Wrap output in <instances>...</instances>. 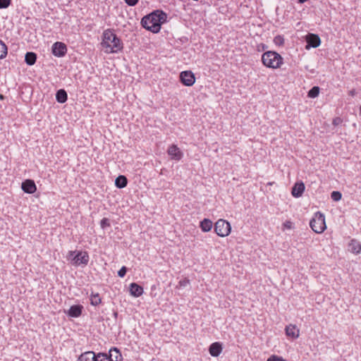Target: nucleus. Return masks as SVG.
<instances>
[{"label": "nucleus", "mask_w": 361, "mask_h": 361, "mask_svg": "<svg viewBox=\"0 0 361 361\" xmlns=\"http://www.w3.org/2000/svg\"><path fill=\"white\" fill-rule=\"evenodd\" d=\"M101 46L106 54H116L123 49L122 40L111 29L104 30L102 36Z\"/></svg>", "instance_id": "obj_1"}, {"label": "nucleus", "mask_w": 361, "mask_h": 361, "mask_svg": "<svg viewBox=\"0 0 361 361\" xmlns=\"http://www.w3.org/2000/svg\"><path fill=\"white\" fill-rule=\"evenodd\" d=\"M167 15L162 11H155L144 16L141 20L142 26L153 33L160 31L161 25L166 20Z\"/></svg>", "instance_id": "obj_2"}, {"label": "nucleus", "mask_w": 361, "mask_h": 361, "mask_svg": "<svg viewBox=\"0 0 361 361\" xmlns=\"http://www.w3.org/2000/svg\"><path fill=\"white\" fill-rule=\"evenodd\" d=\"M262 61L266 67L276 69L283 64V59L277 52L268 51L262 54Z\"/></svg>", "instance_id": "obj_3"}, {"label": "nucleus", "mask_w": 361, "mask_h": 361, "mask_svg": "<svg viewBox=\"0 0 361 361\" xmlns=\"http://www.w3.org/2000/svg\"><path fill=\"white\" fill-rule=\"evenodd\" d=\"M310 226L316 233H322L326 229L325 216L320 212L315 213L314 216L310 220Z\"/></svg>", "instance_id": "obj_4"}, {"label": "nucleus", "mask_w": 361, "mask_h": 361, "mask_svg": "<svg viewBox=\"0 0 361 361\" xmlns=\"http://www.w3.org/2000/svg\"><path fill=\"white\" fill-rule=\"evenodd\" d=\"M231 227L226 220L219 219L214 225V231L220 237H226L231 233Z\"/></svg>", "instance_id": "obj_5"}, {"label": "nucleus", "mask_w": 361, "mask_h": 361, "mask_svg": "<svg viewBox=\"0 0 361 361\" xmlns=\"http://www.w3.org/2000/svg\"><path fill=\"white\" fill-rule=\"evenodd\" d=\"M89 260L90 257L87 252L78 251L76 255L72 258V264L74 266H86Z\"/></svg>", "instance_id": "obj_6"}, {"label": "nucleus", "mask_w": 361, "mask_h": 361, "mask_svg": "<svg viewBox=\"0 0 361 361\" xmlns=\"http://www.w3.org/2000/svg\"><path fill=\"white\" fill-rule=\"evenodd\" d=\"M180 82L185 86L190 87L195 82L194 73L190 71H182L180 74Z\"/></svg>", "instance_id": "obj_7"}, {"label": "nucleus", "mask_w": 361, "mask_h": 361, "mask_svg": "<svg viewBox=\"0 0 361 361\" xmlns=\"http://www.w3.org/2000/svg\"><path fill=\"white\" fill-rule=\"evenodd\" d=\"M52 54L56 57H63L67 53L66 45L61 42L54 43L51 47Z\"/></svg>", "instance_id": "obj_8"}, {"label": "nucleus", "mask_w": 361, "mask_h": 361, "mask_svg": "<svg viewBox=\"0 0 361 361\" xmlns=\"http://www.w3.org/2000/svg\"><path fill=\"white\" fill-rule=\"evenodd\" d=\"M22 190L28 194H33L37 190V186L35 181L31 179H26L22 183Z\"/></svg>", "instance_id": "obj_9"}, {"label": "nucleus", "mask_w": 361, "mask_h": 361, "mask_svg": "<svg viewBox=\"0 0 361 361\" xmlns=\"http://www.w3.org/2000/svg\"><path fill=\"white\" fill-rule=\"evenodd\" d=\"M306 42L307 44L306 48H317L320 45L321 39L317 35L310 34L306 37Z\"/></svg>", "instance_id": "obj_10"}, {"label": "nucleus", "mask_w": 361, "mask_h": 361, "mask_svg": "<svg viewBox=\"0 0 361 361\" xmlns=\"http://www.w3.org/2000/svg\"><path fill=\"white\" fill-rule=\"evenodd\" d=\"M83 307L81 305H74L71 306L67 314L71 317H78L82 314Z\"/></svg>", "instance_id": "obj_11"}, {"label": "nucleus", "mask_w": 361, "mask_h": 361, "mask_svg": "<svg viewBox=\"0 0 361 361\" xmlns=\"http://www.w3.org/2000/svg\"><path fill=\"white\" fill-rule=\"evenodd\" d=\"M305 184L302 182H297L292 188V195L295 197H300L305 190Z\"/></svg>", "instance_id": "obj_12"}, {"label": "nucleus", "mask_w": 361, "mask_h": 361, "mask_svg": "<svg viewBox=\"0 0 361 361\" xmlns=\"http://www.w3.org/2000/svg\"><path fill=\"white\" fill-rule=\"evenodd\" d=\"M222 344L219 342L212 343L209 348V354L212 357H218L222 351Z\"/></svg>", "instance_id": "obj_13"}, {"label": "nucleus", "mask_w": 361, "mask_h": 361, "mask_svg": "<svg viewBox=\"0 0 361 361\" xmlns=\"http://www.w3.org/2000/svg\"><path fill=\"white\" fill-rule=\"evenodd\" d=\"M129 291L130 295L135 298L141 296L144 292L143 288L136 283H132L130 284Z\"/></svg>", "instance_id": "obj_14"}, {"label": "nucleus", "mask_w": 361, "mask_h": 361, "mask_svg": "<svg viewBox=\"0 0 361 361\" xmlns=\"http://www.w3.org/2000/svg\"><path fill=\"white\" fill-rule=\"evenodd\" d=\"M109 361H123V357L117 348H112L109 350L108 355Z\"/></svg>", "instance_id": "obj_15"}, {"label": "nucleus", "mask_w": 361, "mask_h": 361, "mask_svg": "<svg viewBox=\"0 0 361 361\" xmlns=\"http://www.w3.org/2000/svg\"><path fill=\"white\" fill-rule=\"evenodd\" d=\"M286 334L288 337L296 338L299 336V329L295 325L290 324L286 327Z\"/></svg>", "instance_id": "obj_16"}, {"label": "nucleus", "mask_w": 361, "mask_h": 361, "mask_svg": "<svg viewBox=\"0 0 361 361\" xmlns=\"http://www.w3.org/2000/svg\"><path fill=\"white\" fill-rule=\"evenodd\" d=\"M168 154L172 158H180L183 156V152L176 145H171L167 150Z\"/></svg>", "instance_id": "obj_17"}, {"label": "nucleus", "mask_w": 361, "mask_h": 361, "mask_svg": "<svg viewBox=\"0 0 361 361\" xmlns=\"http://www.w3.org/2000/svg\"><path fill=\"white\" fill-rule=\"evenodd\" d=\"M349 250L354 254H359L361 252V244L355 239H352L348 245Z\"/></svg>", "instance_id": "obj_18"}, {"label": "nucleus", "mask_w": 361, "mask_h": 361, "mask_svg": "<svg viewBox=\"0 0 361 361\" xmlns=\"http://www.w3.org/2000/svg\"><path fill=\"white\" fill-rule=\"evenodd\" d=\"M77 361H95L94 353L93 351H87L82 353Z\"/></svg>", "instance_id": "obj_19"}, {"label": "nucleus", "mask_w": 361, "mask_h": 361, "mask_svg": "<svg viewBox=\"0 0 361 361\" xmlns=\"http://www.w3.org/2000/svg\"><path fill=\"white\" fill-rule=\"evenodd\" d=\"M127 184L128 179L125 176L120 175L115 180V185L119 189L125 188Z\"/></svg>", "instance_id": "obj_20"}, {"label": "nucleus", "mask_w": 361, "mask_h": 361, "mask_svg": "<svg viewBox=\"0 0 361 361\" xmlns=\"http://www.w3.org/2000/svg\"><path fill=\"white\" fill-rule=\"evenodd\" d=\"M212 221L209 219H204L200 221V227L203 232H208L212 228Z\"/></svg>", "instance_id": "obj_21"}, {"label": "nucleus", "mask_w": 361, "mask_h": 361, "mask_svg": "<svg viewBox=\"0 0 361 361\" xmlns=\"http://www.w3.org/2000/svg\"><path fill=\"white\" fill-rule=\"evenodd\" d=\"M56 99L59 103H65L68 99L66 92L63 89L58 90L56 94Z\"/></svg>", "instance_id": "obj_22"}, {"label": "nucleus", "mask_w": 361, "mask_h": 361, "mask_svg": "<svg viewBox=\"0 0 361 361\" xmlns=\"http://www.w3.org/2000/svg\"><path fill=\"white\" fill-rule=\"evenodd\" d=\"M37 60V54L34 52H27L25 56V61L28 66H32Z\"/></svg>", "instance_id": "obj_23"}, {"label": "nucleus", "mask_w": 361, "mask_h": 361, "mask_svg": "<svg viewBox=\"0 0 361 361\" xmlns=\"http://www.w3.org/2000/svg\"><path fill=\"white\" fill-rule=\"evenodd\" d=\"M102 302V299L99 293H92L90 295V304L93 306H97Z\"/></svg>", "instance_id": "obj_24"}, {"label": "nucleus", "mask_w": 361, "mask_h": 361, "mask_svg": "<svg viewBox=\"0 0 361 361\" xmlns=\"http://www.w3.org/2000/svg\"><path fill=\"white\" fill-rule=\"evenodd\" d=\"M8 49L6 44L0 40V59H4L7 55Z\"/></svg>", "instance_id": "obj_25"}, {"label": "nucleus", "mask_w": 361, "mask_h": 361, "mask_svg": "<svg viewBox=\"0 0 361 361\" xmlns=\"http://www.w3.org/2000/svg\"><path fill=\"white\" fill-rule=\"evenodd\" d=\"M319 94V87L317 86L313 87L307 94V96L310 98H315L317 97Z\"/></svg>", "instance_id": "obj_26"}, {"label": "nucleus", "mask_w": 361, "mask_h": 361, "mask_svg": "<svg viewBox=\"0 0 361 361\" xmlns=\"http://www.w3.org/2000/svg\"><path fill=\"white\" fill-rule=\"evenodd\" d=\"M94 358L95 361H109L108 355L102 353H94Z\"/></svg>", "instance_id": "obj_27"}, {"label": "nucleus", "mask_w": 361, "mask_h": 361, "mask_svg": "<svg viewBox=\"0 0 361 361\" xmlns=\"http://www.w3.org/2000/svg\"><path fill=\"white\" fill-rule=\"evenodd\" d=\"M274 43L279 47H281L284 44V37L282 35H276L274 38Z\"/></svg>", "instance_id": "obj_28"}, {"label": "nucleus", "mask_w": 361, "mask_h": 361, "mask_svg": "<svg viewBox=\"0 0 361 361\" xmlns=\"http://www.w3.org/2000/svg\"><path fill=\"white\" fill-rule=\"evenodd\" d=\"M341 197H342V194L339 191H333L331 193V198L335 202L339 201L341 199Z\"/></svg>", "instance_id": "obj_29"}, {"label": "nucleus", "mask_w": 361, "mask_h": 361, "mask_svg": "<svg viewBox=\"0 0 361 361\" xmlns=\"http://www.w3.org/2000/svg\"><path fill=\"white\" fill-rule=\"evenodd\" d=\"M110 221L107 218H103L100 221V226L102 229H105L107 227H110Z\"/></svg>", "instance_id": "obj_30"}, {"label": "nucleus", "mask_w": 361, "mask_h": 361, "mask_svg": "<svg viewBox=\"0 0 361 361\" xmlns=\"http://www.w3.org/2000/svg\"><path fill=\"white\" fill-rule=\"evenodd\" d=\"M11 4V0H0V8H6Z\"/></svg>", "instance_id": "obj_31"}, {"label": "nucleus", "mask_w": 361, "mask_h": 361, "mask_svg": "<svg viewBox=\"0 0 361 361\" xmlns=\"http://www.w3.org/2000/svg\"><path fill=\"white\" fill-rule=\"evenodd\" d=\"M127 270L128 269L125 266L122 267L118 271V276L121 278L124 277L126 274Z\"/></svg>", "instance_id": "obj_32"}, {"label": "nucleus", "mask_w": 361, "mask_h": 361, "mask_svg": "<svg viewBox=\"0 0 361 361\" xmlns=\"http://www.w3.org/2000/svg\"><path fill=\"white\" fill-rule=\"evenodd\" d=\"M267 361H286V360L283 359L281 357H279L276 355H272L267 359Z\"/></svg>", "instance_id": "obj_33"}, {"label": "nucleus", "mask_w": 361, "mask_h": 361, "mask_svg": "<svg viewBox=\"0 0 361 361\" xmlns=\"http://www.w3.org/2000/svg\"><path fill=\"white\" fill-rule=\"evenodd\" d=\"M178 283L180 287H185L190 283V280L187 278H185L180 280Z\"/></svg>", "instance_id": "obj_34"}, {"label": "nucleus", "mask_w": 361, "mask_h": 361, "mask_svg": "<svg viewBox=\"0 0 361 361\" xmlns=\"http://www.w3.org/2000/svg\"><path fill=\"white\" fill-rule=\"evenodd\" d=\"M126 3L130 6H134L138 2V0H125Z\"/></svg>", "instance_id": "obj_35"}, {"label": "nucleus", "mask_w": 361, "mask_h": 361, "mask_svg": "<svg viewBox=\"0 0 361 361\" xmlns=\"http://www.w3.org/2000/svg\"><path fill=\"white\" fill-rule=\"evenodd\" d=\"M341 123H342V119L341 118H339V117H336V118H334L333 121H332V123L334 126H338Z\"/></svg>", "instance_id": "obj_36"}, {"label": "nucleus", "mask_w": 361, "mask_h": 361, "mask_svg": "<svg viewBox=\"0 0 361 361\" xmlns=\"http://www.w3.org/2000/svg\"><path fill=\"white\" fill-rule=\"evenodd\" d=\"M78 251H69L68 253L67 259L72 261V258L76 255Z\"/></svg>", "instance_id": "obj_37"}, {"label": "nucleus", "mask_w": 361, "mask_h": 361, "mask_svg": "<svg viewBox=\"0 0 361 361\" xmlns=\"http://www.w3.org/2000/svg\"><path fill=\"white\" fill-rule=\"evenodd\" d=\"M348 94H349L350 96L354 97V96L356 95L357 92H356V90L355 89H353V90L349 91Z\"/></svg>", "instance_id": "obj_38"}, {"label": "nucleus", "mask_w": 361, "mask_h": 361, "mask_svg": "<svg viewBox=\"0 0 361 361\" xmlns=\"http://www.w3.org/2000/svg\"><path fill=\"white\" fill-rule=\"evenodd\" d=\"M290 222L289 221H287L286 224H285V226L287 227V228H290Z\"/></svg>", "instance_id": "obj_39"}, {"label": "nucleus", "mask_w": 361, "mask_h": 361, "mask_svg": "<svg viewBox=\"0 0 361 361\" xmlns=\"http://www.w3.org/2000/svg\"><path fill=\"white\" fill-rule=\"evenodd\" d=\"M113 315H114V318L116 319L118 317V312H116V311L114 312Z\"/></svg>", "instance_id": "obj_40"}, {"label": "nucleus", "mask_w": 361, "mask_h": 361, "mask_svg": "<svg viewBox=\"0 0 361 361\" xmlns=\"http://www.w3.org/2000/svg\"><path fill=\"white\" fill-rule=\"evenodd\" d=\"M307 0H298V3L300 4H303L305 2H306Z\"/></svg>", "instance_id": "obj_41"}, {"label": "nucleus", "mask_w": 361, "mask_h": 361, "mask_svg": "<svg viewBox=\"0 0 361 361\" xmlns=\"http://www.w3.org/2000/svg\"><path fill=\"white\" fill-rule=\"evenodd\" d=\"M126 171H130V168H129V167H128V166H126Z\"/></svg>", "instance_id": "obj_42"}, {"label": "nucleus", "mask_w": 361, "mask_h": 361, "mask_svg": "<svg viewBox=\"0 0 361 361\" xmlns=\"http://www.w3.org/2000/svg\"><path fill=\"white\" fill-rule=\"evenodd\" d=\"M123 163V161H118V166H120L121 164Z\"/></svg>", "instance_id": "obj_43"}, {"label": "nucleus", "mask_w": 361, "mask_h": 361, "mask_svg": "<svg viewBox=\"0 0 361 361\" xmlns=\"http://www.w3.org/2000/svg\"><path fill=\"white\" fill-rule=\"evenodd\" d=\"M360 115H361V106H360Z\"/></svg>", "instance_id": "obj_44"}]
</instances>
